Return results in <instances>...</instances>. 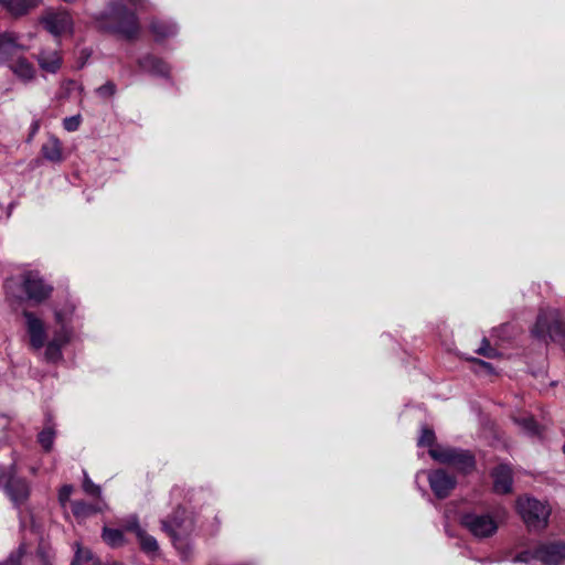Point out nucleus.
<instances>
[{"instance_id":"f257e3e1","label":"nucleus","mask_w":565,"mask_h":565,"mask_svg":"<svg viewBox=\"0 0 565 565\" xmlns=\"http://www.w3.org/2000/svg\"><path fill=\"white\" fill-rule=\"evenodd\" d=\"M74 306L68 305L63 309L54 311L57 329L54 331L51 340H47L45 322L34 312L23 310L25 331L29 337V344L32 350H44V359L46 362L56 363L63 360L62 349L68 344L73 338L72 317Z\"/></svg>"},{"instance_id":"f03ea898","label":"nucleus","mask_w":565,"mask_h":565,"mask_svg":"<svg viewBox=\"0 0 565 565\" xmlns=\"http://www.w3.org/2000/svg\"><path fill=\"white\" fill-rule=\"evenodd\" d=\"M97 28L102 31L119 34L131 40L139 33L137 15L119 1H111L107 8L95 15Z\"/></svg>"},{"instance_id":"7ed1b4c3","label":"nucleus","mask_w":565,"mask_h":565,"mask_svg":"<svg viewBox=\"0 0 565 565\" xmlns=\"http://www.w3.org/2000/svg\"><path fill=\"white\" fill-rule=\"evenodd\" d=\"M161 529L166 532L181 557L186 559L192 554V544L189 536L194 531V521L182 508H178L172 515L161 520Z\"/></svg>"},{"instance_id":"20e7f679","label":"nucleus","mask_w":565,"mask_h":565,"mask_svg":"<svg viewBox=\"0 0 565 565\" xmlns=\"http://www.w3.org/2000/svg\"><path fill=\"white\" fill-rule=\"evenodd\" d=\"M429 456L444 465L456 468L459 472L468 475L476 468V458L470 450L452 447H436L428 451Z\"/></svg>"},{"instance_id":"39448f33","label":"nucleus","mask_w":565,"mask_h":565,"mask_svg":"<svg viewBox=\"0 0 565 565\" xmlns=\"http://www.w3.org/2000/svg\"><path fill=\"white\" fill-rule=\"evenodd\" d=\"M532 335L539 340H565V324L559 320L557 310H542L532 329Z\"/></svg>"},{"instance_id":"423d86ee","label":"nucleus","mask_w":565,"mask_h":565,"mask_svg":"<svg viewBox=\"0 0 565 565\" xmlns=\"http://www.w3.org/2000/svg\"><path fill=\"white\" fill-rule=\"evenodd\" d=\"M516 510L530 530H542L547 525L550 509L541 501L530 497L519 498Z\"/></svg>"},{"instance_id":"0eeeda50","label":"nucleus","mask_w":565,"mask_h":565,"mask_svg":"<svg viewBox=\"0 0 565 565\" xmlns=\"http://www.w3.org/2000/svg\"><path fill=\"white\" fill-rule=\"evenodd\" d=\"M460 524L473 537L483 540L493 536L498 531V522L488 512L469 511L460 515Z\"/></svg>"},{"instance_id":"6e6552de","label":"nucleus","mask_w":565,"mask_h":565,"mask_svg":"<svg viewBox=\"0 0 565 565\" xmlns=\"http://www.w3.org/2000/svg\"><path fill=\"white\" fill-rule=\"evenodd\" d=\"M40 23L55 38L72 34L74 29V21L66 10H46Z\"/></svg>"},{"instance_id":"1a4fd4ad","label":"nucleus","mask_w":565,"mask_h":565,"mask_svg":"<svg viewBox=\"0 0 565 565\" xmlns=\"http://www.w3.org/2000/svg\"><path fill=\"white\" fill-rule=\"evenodd\" d=\"M22 289L28 299L35 303L46 300L53 291V287L38 271L33 270L22 275Z\"/></svg>"},{"instance_id":"9d476101","label":"nucleus","mask_w":565,"mask_h":565,"mask_svg":"<svg viewBox=\"0 0 565 565\" xmlns=\"http://www.w3.org/2000/svg\"><path fill=\"white\" fill-rule=\"evenodd\" d=\"M4 491L13 505L20 509L30 497V483L24 478L11 475L7 478Z\"/></svg>"},{"instance_id":"9b49d317","label":"nucleus","mask_w":565,"mask_h":565,"mask_svg":"<svg viewBox=\"0 0 565 565\" xmlns=\"http://www.w3.org/2000/svg\"><path fill=\"white\" fill-rule=\"evenodd\" d=\"M532 557L544 565H561L565 561V544H541L533 550Z\"/></svg>"},{"instance_id":"f8f14e48","label":"nucleus","mask_w":565,"mask_h":565,"mask_svg":"<svg viewBox=\"0 0 565 565\" xmlns=\"http://www.w3.org/2000/svg\"><path fill=\"white\" fill-rule=\"evenodd\" d=\"M428 482L431 491L438 499L447 498L456 487V478L444 469H437L428 473Z\"/></svg>"},{"instance_id":"ddd939ff","label":"nucleus","mask_w":565,"mask_h":565,"mask_svg":"<svg viewBox=\"0 0 565 565\" xmlns=\"http://www.w3.org/2000/svg\"><path fill=\"white\" fill-rule=\"evenodd\" d=\"M42 0H0V6L13 18H21L35 10Z\"/></svg>"},{"instance_id":"4468645a","label":"nucleus","mask_w":565,"mask_h":565,"mask_svg":"<svg viewBox=\"0 0 565 565\" xmlns=\"http://www.w3.org/2000/svg\"><path fill=\"white\" fill-rule=\"evenodd\" d=\"M493 489L497 493L505 494L512 490V469L509 465L501 463L491 472Z\"/></svg>"},{"instance_id":"2eb2a0df","label":"nucleus","mask_w":565,"mask_h":565,"mask_svg":"<svg viewBox=\"0 0 565 565\" xmlns=\"http://www.w3.org/2000/svg\"><path fill=\"white\" fill-rule=\"evenodd\" d=\"M138 65L141 71L154 76L168 77L170 73V67L164 61L150 54L141 57Z\"/></svg>"},{"instance_id":"dca6fc26","label":"nucleus","mask_w":565,"mask_h":565,"mask_svg":"<svg viewBox=\"0 0 565 565\" xmlns=\"http://www.w3.org/2000/svg\"><path fill=\"white\" fill-rule=\"evenodd\" d=\"M41 153L45 160L52 163H61L64 160L62 142L53 135L42 145Z\"/></svg>"},{"instance_id":"f3484780","label":"nucleus","mask_w":565,"mask_h":565,"mask_svg":"<svg viewBox=\"0 0 565 565\" xmlns=\"http://www.w3.org/2000/svg\"><path fill=\"white\" fill-rule=\"evenodd\" d=\"M19 36L12 32L0 33V64L10 60L19 47Z\"/></svg>"},{"instance_id":"a211bd4d","label":"nucleus","mask_w":565,"mask_h":565,"mask_svg":"<svg viewBox=\"0 0 565 565\" xmlns=\"http://www.w3.org/2000/svg\"><path fill=\"white\" fill-rule=\"evenodd\" d=\"M38 62L42 70L49 73H56L62 63L61 55L57 51L42 50L38 55Z\"/></svg>"},{"instance_id":"6ab92c4d","label":"nucleus","mask_w":565,"mask_h":565,"mask_svg":"<svg viewBox=\"0 0 565 565\" xmlns=\"http://www.w3.org/2000/svg\"><path fill=\"white\" fill-rule=\"evenodd\" d=\"M12 73L23 82H30L35 76V68L25 57H19L9 65Z\"/></svg>"},{"instance_id":"aec40b11","label":"nucleus","mask_w":565,"mask_h":565,"mask_svg":"<svg viewBox=\"0 0 565 565\" xmlns=\"http://www.w3.org/2000/svg\"><path fill=\"white\" fill-rule=\"evenodd\" d=\"M150 30L156 35L157 40H163L177 34L178 26L171 21L153 20L150 23Z\"/></svg>"},{"instance_id":"412c9836","label":"nucleus","mask_w":565,"mask_h":565,"mask_svg":"<svg viewBox=\"0 0 565 565\" xmlns=\"http://www.w3.org/2000/svg\"><path fill=\"white\" fill-rule=\"evenodd\" d=\"M71 507L77 519H85L100 511V508L82 500L73 501Z\"/></svg>"},{"instance_id":"4be33fe9","label":"nucleus","mask_w":565,"mask_h":565,"mask_svg":"<svg viewBox=\"0 0 565 565\" xmlns=\"http://www.w3.org/2000/svg\"><path fill=\"white\" fill-rule=\"evenodd\" d=\"M104 542L110 547H119L126 543L124 533L118 529H110L105 526L102 532Z\"/></svg>"},{"instance_id":"5701e85b","label":"nucleus","mask_w":565,"mask_h":565,"mask_svg":"<svg viewBox=\"0 0 565 565\" xmlns=\"http://www.w3.org/2000/svg\"><path fill=\"white\" fill-rule=\"evenodd\" d=\"M55 430L52 426H46L38 435V443L46 451H51L55 439Z\"/></svg>"},{"instance_id":"b1692460","label":"nucleus","mask_w":565,"mask_h":565,"mask_svg":"<svg viewBox=\"0 0 565 565\" xmlns=\"http://www.w3.org/2000/svg\"><path fill=\"white\" fill-rule=\"evenodd\" d=\"M137 539L139 541L140 548L142 550V552L147 554H154L158 552L159 545L157 540L152 535H149L146 531L142 534H140Z\"/></svg>"},{"instance_id":"393cba45","label":"nucleus","mask_w":565,"mask_h":565,"mask_svg":"<svg viewBox=\"0 0 565 565\" xmlns=\"http://www.w3.org/2000/svg\"><path fill=\"white\" fill-rule=\"evenodd\" d=\"M514 422L529 435H535L537 433V425L531 416L515 417Z\"/></svg>"},{"instance_id":"a878e982","label":"nucleus","mask_w":565,"mask_h":565,"mask_svg":"<svg viewBox=\"0 0 565 565\" xmlns=\"http://www.w3.org/2000/svg\"><path fill=\"white\" fill-rule=\"evenodd\" d=\"M436 436L433 429H429L427 427H424L422 429V434L418 438L417 445L419 447L428 446L430 449L433 448V445L435 443Z\"/></svg>"},{"instance_id":"bb28decb","label":"nucleus","mask_w":565,"mask_h":565,"mask_svg":"<svg viewBox=\"0 0 565 565\" xmlns=\"http://www.w3.org/2000/svg\"><path fill=\"white\" fill-rule=\"evenodd\" d=\"M117 92V86L114 82L108 81L104 85L96 88V94L102 98L113 97Z\"/></svg>"},{"instance_id":"cd10ccee","label":"nucleus","mask_w":565,"mask_h":565,"mask_svg":"<svg viewBox=\"0 0 565 565\" xmlns=\"http://www.w3.org/2000/svg\"><path fill=\"white\" fill-rule=\"evenodd\" d=\"M83 490L89 494V495H93V497H100L102 494V489L99 486L95 484L90 479L89 477L87 476V473L85 472L84 473V480H83Z\"/></svg>"},{"instance_id":"c85d7f7f","label":"nucleus","mask_w":565,"mask_h":565,"mask_svg":"<svg viewBox=\"0 0 565 565\" xmlns=\"http://www.w3.org/2000/svg\"><path fill=\"white\" fill-rule=\"evenodd\" d=\"M125 530L128 532H134L137 537L145 532V530L140 526L139 520L136 515H131L126 520Z\"/></svg>"},{"instance_id":"c756f323","label":"nucleus","mask_w":565,"mask_h":565,"mask_svg":"<svg viewBox=\"0 0 565 565\" xmlns=\"http://www.w3.org/2000/svg\"><path fill=\"white\" fill-rule=\"evenodd\" d=\"M76 552L71 565H81L83 561H89L92 558V552L89 550H83L79 543L75 544Z\"/></svg>"},{"instance_id":"7c9ffc66","label":"nucleus","mask_w":565,"mask_h":565,"mask_svg":"<svg viewBox=\"0 0 565 565\" xmlns=\"http://www.w3.org/2000/svg\"><path fill=\"white\" fill-rule=\"evenodd\" d=\"M477 353L489 359H493L499 355L497 349L492 348L486 338H483L481 347L477 350Z\"/></svg>"},{"instance_id":"2f4dec72","label":"nucleus","mask_w":565,"mask_h":565,"mask_svg":"<svg viewBox=\"0 0 565 565\" xmlns=\"http://www.w3.org/2000/svg\"><path fill=\"white\" fill-rule=\"evenodd\" d=\"M79 125H81V116L79 115L66 117L63 120L64 129L70 132L76 131L79 128Z\"/></svg>"},{"instance_id":"473e14b6","label":"nucleus","mask_w":565,"mask_h":565,"mask_svg":"<svg viewBox=\"0 0 565 565\" xmlns=\"http://www.w3.org/2000/svg\"><path fill=\"white\" fill-rule=\"evenodd\" d=\"M23 555V547L20 546L17 551L11 552L8 558L0 562V565H20Z\"/></svg>"},{"instance_id":"72a5a7b5","label":"nucleus","mask_w":565,"mask_h":565,"mask_svg":"<svg viewBox=\"0 0 565 565\" xmlns=\"http://www.w3.org/2000/svg\"><path fill=\"white\" fill-rule=\"evenodd\" d=\"M73 486L64 484L58 491V501L62 505H65L73 493Z\"/></svg>"},{"instance_id":"f704fd0d","label":"nucleus","mask_w":565,"mask_h":565,"mask_svg":"<svg viewBox=\"0 0 565 565\" xmlns=\"http://www.w3.org/2000/svg\"><path fill=\"white\" fill-rule=\"evenodd\" d=\"M132 6L137 9L145 10L148 9L150 3L148 0H128Z\"/></svg>"},{"instance_id":"c9c22d12","label":"nucleus","mask_w":565,"mask_h":565,"mask_svg":"<svg viewBox=\"0 0 565 565\" xmlns=\"http://www.w3.org/2000/svg\"><path fill=\"white\" fill-rule=\"evenodd\" d=\"M473 361L477 362L478 364H480L482 367H484L489 372H492V366H491L490 363H488L486 361H482V360H479V359H473Z\"/></svg>"},{"instance_id":"e433bc0d","label":"nucleus","mask_w":565,"mask_h":565,"mask_svg":"<svg viewBox=\"0 0 565 565\" xmlns=\"http://www.w3.org/2000/svg\"><path fill=\"white\" fill-rule=\"evenodd\" d=\"M563 450H564V452H565V443H564V446H563Z\"/></svg>"},{"instance_id":"4c0bfd02","label":"nucleus","mask_w":565,"mask_h":565,"mask_svg":"<svg viewBox=\"0 0 565 565\" xmlns=\"http://www.w3.org/2000/svg\"><path fill=\"white\" fill-rule=\"evenodd\" d=\"M44 565H50L49 563H45Z\"/></svg>"}]
</instances>
